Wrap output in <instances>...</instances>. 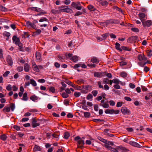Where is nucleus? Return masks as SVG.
I'll return each instance as SVG.
<instances>
[{"label": "nucleus", "instance_id": "obj_1", "mask_svg": "<svg viewBox=\"0 0 152 152\" xmlns=\"http://www.w3.org/2000/svg\"><path fill=\"white\" fill-rule=\"evenodd\" d=\"M31 124L33 128H35L37 126H39L40 124H41L42 120L41 119H37L35 118H33L32 119Z\"/></svg>", "mask_w": 152, "mask_h": 152}, {"label": "nucleus", "instance_id": "obj_2", "mask_svg": "<svg viewBox=\"0 0 152 152\" xmlns=\"http://www.w3.org/2000/svg\"><path fill=\"white\" fill-rule=\"evenodd\" d=\"M75 139L77 142L78 147L82 148L83 147L84 144V141L83 140L81 139L79 136L75 137Z\"/></svg>", "mask_w": 152, "mask_h": 152}, {"label": "nucleus", "instance_id": "obj_3", "mask_svg": "<svg viewBox=\"0 0 152 152\" xmlns=\"http://www.w3.org/2000/svg\"><path fill=\"white\" fill-rule=\"evenodd\" d=\"M61 8H64L63 9H61L60 10V12H66L67 13H72L73 12V10L70 8H68V6H61Z\"/></svg>", "mask_w": 152, "mask_h": 152}, {"label": "nucleus", "instance_id": "obj_4", "mask_svg": "<svg viewBox=\"0 0 152 152\" xmlns=\"http://www.w3.org/2000/svg\"><path fill=\"white\" fill-rule=\"evenodd\" d=\"M142 23L143 26L144 27H150L152 24V22L151 20H147L146 21H145V20H142Z\"/></svg>", "mask_w": 152, "mask_h": 152}, {"label": "nucleus", "instance_id": "obj_5", "mask_svg": "<svg viewBox=\"0 0 152 152\" xmlns=\"http://www.w3.org/2000/svg\"><path fill=\"white\" fill-rule=\"evenodd\" d=\"M121 112L124 115H129L130 114V110L125 107H123L121 108Z\"/></svg>", "mask_w": 152, "mask_h": 152}, {"label": "nucleus", "instance_id": "obj_6", "mask_svg": "<svg viewBox=\"0 0 152 152\" xmlns=\"http://www.w3.org/2000/svg\"><path fill=\"white\" fill-rule=\"evenodd\" d=\"M108 101H104L103 99L101 101V103L100 104V106H102L103 107L107 108L109 107V105Z\"/></svg>", "mask_w": 152, "mask_h": 152}, {"label": "nucleus", "instance_id": "obj_7", "mask_svg": "<svg viewBox=\"0 0 152 152\" xmlns=\"http://www.w3.org/2000/svg\"><path fill=\"white\" fill-rule=\"evenodd\" d=\"M138 16L141 22L147 19V15L144 13L140 12L138 14Z\"/></svg>", "mask_w": 152, "mask_h": 152}, {"label": "nucleus", "instance_id": "obj_8", "mask_svg": "<svg viewBox=\"0 0 152 152\" xmlns=\"http://www.w3.org/2000/svg\"><path fill=\"white\" fill-rule=\"evenodd\" d=\"M26 26L29 28H32L34 29L36 28V26L32 22H31L29 21H27L26 23Z\"/></svg>", "mask_w": 152, "mask_h": 152}, {"label": "nucleus", "instance_id": "obj_9", "mask_svg": "<svg viewBox=\"0 0 152 152\" xmlns=\"http://www.w3.org/2000/svg\"><path fill=\"white\" fill-rule=\"evenodd\" d=\"M12 39L13 43L19 46V38L14 35Z\"/></svg>", "mask_w": 152, "mask_h": 152}, {"label": "nucleus", "instance_id": "obj_10", "mask_svg": "<svg viewBox=\"0 0 152 152\" xmlns=\"http://www.w3.org/2000/svg\"><path fill=\"white\" fill-rule=\"evenodd\" d=\"M104 75L105 72H95L94 74V76L97 77H101Z\"/></svg>", "mask_w": 152, "mask_h": 152}, {"label": "nucleus", "instance_id": "obj_11", "mask_svg": "<svg viewBox=\"0 0 152 152\" xmlns=\"http://www.w3.org/2000/svg\"><path fill=\"white\" fill-rule=\"evenodd\" d=\"M7 62L10 66H12L13 64V61L10 55H8L7 57Z\"/></svg>", "mask_w": 152, "mask_h": 152}, {"label": "nucleus", "instance_id": "obj_12", "mask_svg": "<svg viewBox=\"0 0 152 152\" xmlns=\"http://www.w3.org/2000/svg\"><path fill=\"white\" fill-rule=\"evenodd\" d=\"M32 67L33 70L36 72H39V69H38V66L36 65L35 62H33L32 63Z\"/></svg>", "mask_w": 152, "mask_h": 152}, {"label": "nucleus", "instance_id": "obj_13", "mask_svg": "<svg viewBox=\"0 0 152 152\" xmlns=\"http://www.w3.org/2000/svg\"><path fill=\"white\" fill-rule=\"evenodd\" d=\"M129 144L136 147L140 148L142 147L138 143L132 141H130Z\"/></svg>", "mask_w": 152, "mask_h": 152}, {"label": "nucleus", "instance_id": "obj_14", "mask_svg": "<svg viewBox=\"0 0 152 152\" xmlns=\"http://www.w3.org/2000/svg\"><path fill=\"white\" fill-rule=\"evenodd\" d=\"M71 5L78 10H80L82 8V7L81 6H78V4L74 2H72V3Z\"/></svg>", "mask_w": 152, "mask_h": 152}, {"label": "nucleus", "instance_id": "obj_15", "mask_svg": "<svg viewBox=\"0 0 152 152\" xmlns=\"http://www.w3.org/2000/svg\"><path fill=\"white\" fill-rule=\"evenodd\" d=\"M36 61H40L41 60V54L39 52H37L36 53Z\"/></svg>", "mask_w": 152, "mask_h": 152}, {"label": "nucleus", "instance_id": "obj_16", "mask_svg": "<svg viewBox=\"0 0 152 152\" xmlns=\"http://www.w3.org/2000/svg\"><path fill=\"white\" fill-rule=\"evenodd\" d=\"M108 23H110L119 24L120 23V21L114 19L108 20Z\"/></svg>", "mask_w": 152, "mask_h": 152}, {"label": "nucleus", "instance_id": "obj_17", "mask_svg": "<svg viewBox=\"0 0 152 152\" xmlns=\"http://www.w3.org/2000/svg\"><path fill=\"white\" fill-rule=\"evenodd\" d=\"M59 133H54L52 134V136L57 141L59 139Z\"/></svg>", "mask_w": 152, "mask_h": 152}, {"label": "nucleus", "instance_id": "obj_18", "mask_svg": "<svg viewBox=\"0 0 152 152\" xmlns=\"http://www.w3.org/2000/svg\"><path fill=\"white\" fill-rule=\"evenodd\" d=\"M87 8L88 9L91 11H94L96 10V9L94 7L91 5H88L87 7Z\"/></svg>", "mask_w": 152, "mask_h": 152}, {"label": "nucleus", "instance_id": "obj_19", "mask_svg": "<svg viewBox=\"0 0 152 152\" xmlns=\"http://www.w3.org/2000/svg\"><path fill=\"white\" fill-rule=\"evenodd\" d=\"M114 111V109H106L105 111V113L106 114H113V112Z\"/></svg>", "mask_w": 152, "mask_h": 152}, {"label": "nucleus", "instance_id": "obj_20", "mask_svg": "<svg viewBox=\"0 0 152 152\" xmlns=\"http://www.w3.org/2000/svg\"><path fill=\"white\" fill-rule=\"evenodd\" d=\"M27 93L26 92L23 95V97L21 99L23 100L24 101H26L28 99V97L27 96Z\"/></svg>", "mask_w": 152, "mask_h": 152}, {"label": "nucleus", "instance_id": "obj_21", "mask_svg": "<svg viewBox=\"0 0 152 152\" xmlns=\"http://www.w3.org/2000/svg\"><path fill=\"white\" fill-rule=\"evenodd\" d=\"M119 149L121 151L123 152H127L129 151V150L127 149L125 147L122 146H119L118 147Z\"/></svg>", "mask_w": 152, "mask_h": 152}, {"label": "nucleus", "instance_id": "obj_22", "mask_svg": "<svg viewBox=\"0 0 152 152\" xmlns=\"http://www.w3.org/2000/svg\"><path fill=\"white\" fill-rule=\"evenodd\" d=\"M91 61L93 63H98L99 62L98 60L95 57L91 58Z\"/></svg>", "mask_w": 152, "mask_h": 152}, {"label": "nucleus", "instance_id": "obj_23", "mask_svg": "<svg viewBox=\"0 0 152 152\" xmlns=\"http://www.w3.org/2000/svg\"><path fill=\"white\" fill-rule=\"evenodd\" d=\"M115 47L116 49L120 51H122L121 47H120V45L119 43L116 42L115 43Z\"/></svg>", "mask_w": 152, "mask_h": 152}, {"label": "nucleus", "instance_id": "obj_24", "mask_svg": "<svg viewBox=\"0 0 152 152\" xmlns=\"http://www.w3.org/2000/svg\"><path fill=\"white\" fill-rule=\"evenodd\" d=\"M41 150V148L39 146L35 145L33 149V151L35 152L36 151H39Z\"/></svg>", "mask_w": 152, "mask_h": 152}, {"label": "nucleus", "instance_id": "obj_25", "mask_svg": "<svg viewBox=\"0 0 152 152\" xmlns=\"http://www.w3.org/2000/svg\"><path fill=\"white\" fill-rule=\"evenodd\" d=\"M30 84H31L33 86H36L37 85L36 81L33 79L30 80Z\"/></svg>", "mask_w": 152, "mask_h": 152}, {"label": "nucleus", "instance_id": "obj_26", "mask_svg": "<svg viewBox=\"0 0 152 152\" xmlns=\"http://www.w3.org/2000/svg\"><path fill=\"white\" fill-rule=\"evenodd\" d=\"M29 66L28 64L26 63L24 64V70L26 72H28L29 70Z\"/></svg>", "mask_w": 152, "mask_h": 152}, {"label": "nucleus", "instance_id": "obj_27", "mask_svg": "<svg viewBox=\"0 0 152 152\" xmlns=\"http://www.w3.org/2000/svg\"><path fill=\"white\" fill-rule=\"evenodd\" d=\"M70 59H71L73 61L75 62L78 60V58L77 56H75L72 57Z\"/></svg>", "mask_w": 152, "mask_h": 152}, {"label": "nucleus", "instance_id": "obj_28", "mask_svg": "<svg viewBox=\"0 0 152 152\" xmlns=\"http://www.w3.org/2000/svg\"><path fill=\"white\" fill-rule=\"evenodd\" d=\"M109 34L108 33H105L102 36V38L103 40L106 39L107 37L109 36Z\"/></svg>", "mask_w": 152, "mask_h": 152}, {"label": "nucleus", "instance_id": "obj_29", "mask_svg": "<svg viewBox=\"0 0 152 152\" xmlns=\"http://www.w3.org/2000/svg\"><path fill=\"white\" fill-rule=\"evenodd\" d=\"M0 138L3 140L5 141L7 139V137L5 134H3L0 136Z\"/></svg>", "mask_w": 152, "mask_h": 152}, {"label": "nucleus", "instance_id": "obj_30", "mask_svg": "<svg viewBox=\"0 0 152 152\" xmlns=\"http://www.w3.org/2000/svg\"><path fill=\"white\" fill-rule=\"evenodd\" d=\"M93 121L95 122H100L102 123L104 122V121L102 119H93Z\"/></svg>", "mask_w": 152, "mask_h": 152}, {"label": "nucleus", "instance_id": "obj_31", "mask_svg": "<svg viewBox=\"0 0 152 152\" xmlns=\"http://www.w3.org/2000/svg\"><path fill=\"white\" fill-rule=\"evenodd\" d=\"M4 112H9L10 111V108L9 107H5L3 110Z\"/></svg>", "mask_w": 152, "mask_h": 152}, {"label": "nucleus", "instance_id": "obj_32", "mask_svg": "<svg viewBox=\"0 0 152 152\" xmlns=\"http://www.w3.org/2000/svg\"><path fill=\"white\" fill-rule=\"evenodd\" d=\"M51 11V12L54 14H55L57 13H61L60 12V10L59 11H58V10L54 9L52 10Z\"/></svg>", "mask_w": 152, "mask_h": 152}, {"label": "nucleus", "instance_id": "obj_33", "mask_svg": "<svg viewBox=\"0 0 152 152\" xmlns=\"http://www.w3.org/2000/svg\"><path fill=\"white\" fill-rule=\"evenodd\" d=\"M41 32V31L40 29H37V31L34 32L33 33L34 35H38Z\"/></svg>", "mask_w": 152, "mask_h": 152}, {"label": "nucleus", "instance_id": "obj_34", "mask_svg": "<svg viewBox=\"0 0 152 152\" xmlns=\"http://www.w3.org/2000/svg\"><path fill=\"white\" fill-rule=\"evenodd\" d=\"M121 50H126L130 51L131 50V48H129L128 47L125 46H121Z\"/></svg>", "mask_w": 152, "mask_h": 152}, {"label": "nucleus", "instance_id": "obj_35", "mask_svg": "<svg viewBox=\"0 0 152 152\" xmlns=\"http://www.w3.org/2000/svg\"><path fill=\"white\" fill-rule=\"evenodd\" d=\"M30 99L34 101H35L37 99V97L35 95H33L30 97Z\"/></svg>", "mask_w": 152, "mask_h": 152}, {"label": "nucleus", "instance_id": "obj_36", "mask_svg": "<svg viewBox=\"0 0 152 152\" xmlns=\"http://www.w3.org/2000/svg\"><path fill=\"white\" fill-rule=\"evenodd\" d=\"M3 35L7 37H9L10 35V32L5 31L3 33Z\"/></svg>", "mask_w": 152, "mask_h": 152}, {"label": "nucleus", "instance_id": "obj_37", "mask_svg": "<svg viewBox=\"0 0 152 152\" xmlns=\"http://www.w3.org/2000/svg\"><path fill=\"white\" fill-rule=\"evenodd\" d=\"M61 96L63 98H66L68 97L69 95L66 93L63 92L61 94Z\"/></svg>", "mask_w": 152, "mask_h": 152}, {"label": "nucleus", "instance_id": "obj_38", "mask_svg": "<svg viewBox=\"0 0 152 152\" xmlns=\"http://www.w3.org/2000/svg\"><path fill=\"white\" fill-rule=\"evenodd\" d=\"M70 136L69 134L67 132L65 133L64 135V137L66 139H68Z\"/></svg>", "mask_w": 152, "mask_h": 152}, {"label": "nucleus", "instance_id": "obj_39", "mask_svg": "<svg viewBox=\"0 0 152 152\" xmlns=\"http://www.w3.org/2000/svg\"><path fill=\"white\" fill-rule=\"evenodd\" d=\"M13 130L14 131H19V126L17 125H14L13 127Z\"/></svg>", "mask_w": 152, "mask_h": 152}, {"label": "nucleus", "instance_id": "obj_40", "mask_svg": "<svg viewBox=\"0 0 152 152\" xmlns=\"http://www.w3.org/2000/svg\"><path fill=\"white\" fill-rule=\"evenodd\" d=\"M90 116V113L89 112H85L84 113V116L86 118H88Z\"/></svg>", "mask_w": 152, "mask_h": 152}, {"label": "nucleus", "instance_id": "obj_41", "mask_svg": "<svg viewBox=\"0 0 152 152\" xmlns=\"http://www.w3.org/2000/svg\"><path fill=\"white\" fill-rule=\"evenodd\" d=\"M92 98H93L92 95L91 94H88L87 96V97H86V99L88 100H90V101H91L92 100L90 99H91Z\"/></svg>", "mask_w": 152, "mask_h": 152}, {"label": "nucleus", "instance_id": "obj_42", "mask_svg": "<svg viewBox=\"0 0 152 152\" xmlns=\"http://www.w3.org/2000/svg\"><path fill=\"white\" fill-rule=\"evenodd\" d=\"M98 139L101 141L103 142L104 143L106 144L107 143V141L106 140L103 139L101 137H99Z\"/></svg>", "mask_w": 152, "mask_h": 152}, {"label": "nucleus", "instance_id": "obj_43", "mask_svg": "<svg viewBox=\"0 0 152 152\" xmlns=\"http://www.w3.org/2000/svg\"><path fill=\"white\" fill-rule=\"evenodd\" d=\"M121 76L122 77H127V74L125 72H122L121 73Z\"/></svg>", "mask_w": 152, "mask_h": 152}, {"label": "nucleus", "instance_id": "obj_44", "mask_svg": "<svg viewBox=\"0 0 152 152\" xmlns=\"http://www.w3.org/2000/svg\"><path fill=\"white\" fill-rule=\"evenodd\" d=\"M147 53L148 56L150 57L152 56V50L147 51Z\"/></svg>", "mask_w": 152, "mask_h": 152}, {"label": "nucleus", "instance_id": "obj_45", "mask_svg": "<svg viewBox=\"0 0 152 152\" xmlns=\"http://www.w3.org/2000/svg\"><path fill=\"white\" fill-rule=\"evenodd\" d=\"M25 46L23 45L20 42V51H23V48Z\"/></svg>", "mask_w": 152, "mask_h": 152}, {"label": "nucleus", "instance_id": "obj_46", "mask_svg": "<svg viewBox=\"0 0 152 152\" xmlns=\"http://www.w3.org/2000/svg\"><path fill=\"white\" fill-rule=\"evenodd\" d=\"M91 93L95 97L98 94V91L97 90H93L92 91Z\"/></svg>", "mask_w": 152, "mask_h": 152}, {"label": "nucleus", "instance_id": "obj_47", "mask_svg": "<svg viewBox=\"0 0 152 152\" xmlns=\"http://www.w3.org/2000/svg\"><path fill=\"white\" fill-rule=\"evenodd\" d=\"M12 87L11 85L9 84L6 87V89L8 91H11L12 90Z\"/></svg>", "mask_w": 152, "mask_h": 152}, {"label": "nucleus", "instance_id": "obj_48", "mask_svg": "<svg viewBox=\"0 0 152 152\" xmlns=\"http://www.w3.org/2000/svg\"><path fill=\"white\" fill-rule=\"evenodd\" d=\"M113 83L116 84H118L119 83V82H120V81L117 79H113Z\"/></svg>", "mask_w": 152, "mask_h": 152}, {"label": "nucleus", "instance_id": "obj_49", "mask_svg": "<svg viewBox=\"0 0 152 152\" xmlns=\"http://www.w3.org/2000/svg\"><path fill=\"white\" fill-rule=\"evenodd\" d=\"M143 54H140L138 56V58L140 61L143 60Z\"/></svg>", "mask_w": 152, "mask_h": 152}, {"label": "nucleus", "instance_id": "obj_50", "mask_svg": "<svg viewBox=\"0 0 152 152\" xmlns=\"http://www.w3.org/2000/svg\"><path fill=\"white\" fill-rule=\"evenodd\" d=\"M108 4V2L106 1H102L101 2V4L103 6H106Z\"/></svg>", "mask_w": 152, "mask_h": 152}, {"label": "nucleus", "instance_id": "obj_51", "mask_svg": "<svg viewBox=\"0 0 152 152\" xmlns=\"http://www.w3.org/2000/svg\"><path fill=\"white\" fill-rule=\"evenodd\" d=\"M10 109L11 108L12 111H13L15 108V105L13 103L11 104L10 106Z\"/></svg>", "mask_w": 152, "mask_h": 152}, {"label": "nucleus", "instance_id": "obj_52", "mask_svg": "<svg viewBox=\"0 0 152 152\" xmlns=\"http://www.w3.org/2000/svg\"><path fill=\"white\" fill-rule=\"evenodd\" d=\"M49 91L52 93H54L55 92V89L53 87H51L49 88Z\"/></svg>", "mask_w": 152, "mask_h": 152}, {"label": "nucleus", "instance_id": "obj_53", "mask_svg": "<svg viewBox=\"0 0 152 152\" xmlns=\"http://www.w3.org/2000/svg\"><path fill=\"white\" fill-rule=\"evenodd\" d=\"M109 150H110V151H113L114 152H118V150L116 149H115L114 148H113L110 146V148H109Z\"/></svg>", "mask_w": 152, "mask_h": 152}, {"label": "nucleus", "instance_id": "obj_54", "mask_svg": "<svg viewBox=\"0 0 152 152\" xmlns=\"http://www.w3.org/2000/svg\"><path fill=\"white\" fill-rule=\"evenodd\" d=\"M131 30L133 31L136 32H137L139 31V29L138 28H131Z\"/></svg>", "mask_w": 152, "mask_h": 152}, {"label": "nucleus", "instance_id": "obj_55", "mask_svg": "<svg viewBox=\"0 0 152 152\" xmlns=\"http://www.w3.org/2000/svg\"><path fill=\"white\" fill-rule=\"evenodd\" d=\"M39 22H42L44 21H48V20L46 18H41L39 20Z\"/></svg>", "mask_w": 152, "mask_h": 152}, {"label": "nucleus", "instance_id": "obj_56", "mask_svg": "<svg viewBox=\"0 0 152 152\" xmlns=\"http://www.w3.org/2000/svg\"><path fill=\"white\" fill-rule=\"evenodd\" d=\"M97 83L99 88L104 89L103 86L102 85V83L100 81H98Z\"/></svg>", "mask_w": 152, "mask_h": 152}, {"label": "nucleus", "instance_id": "obj_57", "mask_svg": "<svg viewBox=\"0 0 152 152\" xmlns=\"http://www.w3.org/2000/svg\"><path fill=\"white\" fill-rule=\"evenodd\" d=\"M83 13L82 12L80 11H77L75 14L74 16H78L80 15H81L83 14Z\"/></svg>", "mask_w": 152, "mask_h": 152}, {"label": "nucleus", "instance_id": "obj_58", "mask_svg": "<svg viewBox=\"0 0 152 152\" xmlns=\"http://www.w3.org/2000/svg\"><path fill=\"white\" fill-rule=\"evenodd\" d=\"M22 148L25 149V145L23 144H20V152H21Z\"/></svg>", "mask_w": 152, "mask_h": 152}, {"label": "nucleus", "instance_id": "obj_59", "mask_svg": "<svg viewBox=\"0 0 152 152\" xmlns=\"http://www.w3.org/2000/svg\"><path fill=\"white\" fill-rule=\"evenodd\" d=\"M74 95L75 97H78L81 94L80 92H75Z\"/></svg>", "mask_w": 152, "mask_h": 152}, {"label": "nucleus", "instance_id": "obj_60", "mask_svg": "<svg viewBox=\"0 0 152 152\" xmlns=\"http://www.w3.org/2000/svg\"><path fill=\"white\" fill-rule=\"evenodd\" d=\"M131 37L133 41H135L138 39V37L136 36H132Z\"/></svg>", "mask_w": 152, "mask_h": 152}, {"label": "nucleus", "instance_id": "obj_61", "mask_svg": "<svg viewBox=\"0 0 152 152\" xmlns=\"http://www.w3.org/2000/svg\"><path fill=\"white\" fill-rule=\"evenodd\" d=\"M54 65L56 68H58L60 66V64L57 62L54 63Z\"/></svg>", "mask_w": 152, "mask_h": 152}, {"label": "nucleus", "instance_id": "obj_62", "mask_svg": "<svg viewBox=\"0 0 152 152\" xmlns=\"http://www.w3.org/2000/svg\"><path fill=\"white\" fill-rule=\"evenodd\" d=\"M87 65L90 67L91 68L94 67L96 66V65L95 64H88Z\"/></svg>", "mask_w": 152, "mask_h": 152}, {"label": "nucleus", "instance_id": "obj_63", "mask_svg": "<svg viewBox=\"0 0 152 152\" xmlns=\"http://www.w3.org/2000/svg\"><path fill=\"white\" fill-rule=\"evenodd\" d=\"M122 105V103L121 102H118L117 103L116 107H121Z\"/></svg>", "mask_w": 152, "mask_h": 152}, {"label": "nucleus", "instance_id": "obj_64", "mask_svg": "<svg viewBox=\"0 0 152 152\" xmlns=\"http://www.w3.org/2000/svg\"><path fill=\"white\" fill-rule=\"evenodd\" d=\"M10 72L9 71H7L5 72L4 74L3 75V76L4 77H5L7 76L10 73Z\"/></svg>", "mask_w": 152, "mask_h": 152}]
</instances>
